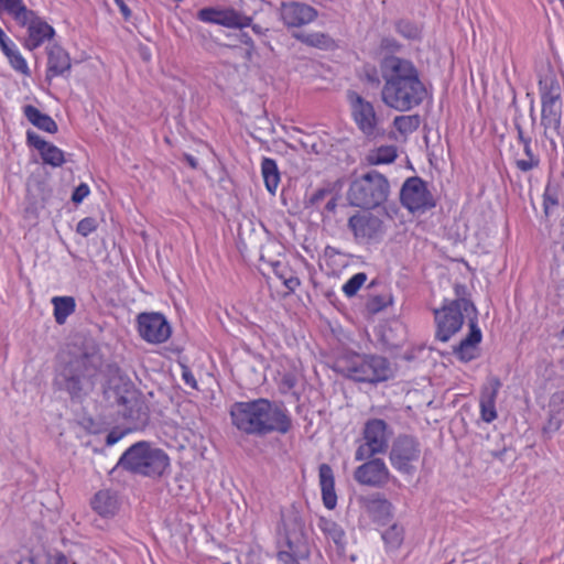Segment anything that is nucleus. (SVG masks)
Listing matches in <instances>:
<instances>
[{"label":"nucleus","mask_w":564,"mask_h":564,"mask_svg":"<svg viewBox=\"0 0 564 564\" xmlns=\"http://www.w3.org/2000/svg\"><path fill=\"white\" fill-rule=\"evenodd\" d=\"M106 377L105 394L111 395L123 406L127 419L139 420L143 402L133 382L122 373L117 364H106L99 346L93 340L74 346L58 356L53 386L64 392L74 404L84 403L94 392L100 375Z\"/></svg>","instance_id":"f257e3e1"},{"label":"nucleus","mask_w":564,"mask_h":564,"mask_svg":"<svg viewBox=\"0 0 564 564\" xmlns=\"http://www.w3.org/2000/svg\"><path fill=\"white\" fill-rule=\"evenodd\" d=\"M383 78L381 99L386 106L400 112L419 107L427 96V88L412 61L399 56H383L380 61Z\"/></svg>","instance_id":"f03ea898"},{"label":"nucleus","mask_w":564,"mask_h":564,"mask_svg":"<svg viewBox=\"0 0 564 564\" xmlns=\"http://www.w3.org/2000/svg\"><path fill=\"white\" fill-rule=\"evenodd\" d=\"M230 417L232 424L248 435L286 434L292 429V419L283 404L264 398L235 402L230 408Z\"/></svg>","instance_id":"7ed1b4c3"},{"label":"nucleus","mask_w":564,"mask_h":564,"mask_svg":"<svg viewBox=\"0 0 564 564\" xmlns=\"http://www.w3.org/2000/svg\"><path fill=\"white\" fill-rule=\"evenodd\" d=\"M170 466L167 454L149 442H137L119 458L116 468L131 474L156 478L163 476Z\"/></svg>","instance_id":"20e7f679"},{"label":"nucleus","mask_w":564,"mask_h":564,"mask_svg":"<svg viewBox=\"0 0 564 564\" xmlns=\"http://www.w3.org/2000/svg\"><path fill=\"white\" fill-rule=\"evenodd\" d=\"M338 367L343 376L356 382L377 384L393 377L390 361L378 355L355 354L344 358Z\"/></svg>","instance_id":"39448f33"},{"label":"nucleus","mask_w":564,"mask_h":564,"mask_svg":"<svg viewBox=\"0 0 564 564\" xmlns=\"http://www.w3.org/2000/svg\"><path fill=\"white\" fill-rule=\"evenodd\" d=\"M389 194L388 178L377 170H370L351 181L347 199L351 206L369 210L383 204Z\"/></svg>","instance_id":"423d86ee"},{"label":"nucleus","mask_w":564,"mask_h":564,"mask_svg":"<svg viewBox=\"0 0 564 564\" xmlns=\"http://www.w3.org/2000/svg\"><path fill=\"white\" fill-rule=\"evenodd\" d=\"M454 300H445L446 302H456V305L464 310L468 318L469 333L454 346L453 354L463 362H469L477 358L478 344L481 341V330L477 325L478 311L475 304L469 300V292L465 284H454Z\"/></svg>","instance_id":"0eeeda50"},{"label":"nucleus","mask_w":564,"mask_h":564,"mask_svg":"<svg viewBox=\"0 0 564 564\" xmlns=\"http://www.w3.org/2000/svg\"><path fill=\"white\" fill-rule=\"evenodd\" d=\"M541 96V126L543 134L555 147L554 137L561 134L562 98L561 86L553 76H544L539 82Z\"/></svg>","instance_id":"6e6552de"},{"label":"nucleus","mask_w":564,"mask_h":564,"mask_svg":"<svg viewBox=\"0 0 564 564\" xmlns=\"http://www.w3.org/2000/svg\"><path fill=\"white\" fill-rule=\"evenodd\" d=\"M362 437L365 442L356 449V460L361 462L377 454H384L389 447L388 424L381 419L368 420L362 430Z\"/></svg>","instance_id":"1a4fd4ad"},{"label":"nucleus","mask_w":564,"mask_h":564,"mask_svg":"<svg viewBox=\"0 0 564 564\" xmlns=\"http://www.w3.org/2000/svg\"><path fill=\"white\" fill-rule=\"evenodd\" d=\"M281 535L288 547L286 551H292L300 556H308L310 549L301 512L292 506L281 512Z\"/></svg>","instance_id":"9d476101"},{"label":"nucleus","mask_w":564,"mask_h":564,"mask_svg":"<svg viewBox=\"0 0 564 564\" xmlns=\"http://www.w3.org/2000/svg\"><path fill=\"white\" fill-rule=\"evenodd\" d=\"M400 202L412 214H423L436 205L427 183L419 176H411L404 181L400 191Z\"/></svg>","instance_id":"9b49d317"},{"label":"nucleus","mask_w":564,"mask_h":564,"mask_svg":"<svg viewBox=\"0 0 564 564\" xmlns=\"http://www.w3.org/2000/svg\"><path fill=\"white\" fill-rule=\"evenodd\" d=\"M421 446L411 435H399L392 443L389 458L391 465L401 474L412 476L416 471L415 463L420 459Z\"/></svg>","instance_id":"f8f14e48"},{"label":"nucleus","mask_w":564,"mask_h":564,"mask_svg":"<svg viewBox=\"0 0 564 564\" xmlns=\"http://www.w3.org/2000/svg\"><path fill=\"white\" fill-rule=\"evenodd\" d=\"M358 243L371 245L380 242L386 235L383 220L370 212H357L347 223Z\"/></svg>","instance_id":"ddd939ff"},{"label":"nucleus","mask_w":564,"mask_h":564,"mask_svg":"<svg viewBox=\"0 0 564 564\" xmlns=\"http://www.w3.org/2000/svg\"><path fill=\"white\" fill-rule=\"evenodd\" d=\"M463 312L464 310L459 308L456 302L444 301L441 308H434L435 338L445 343L458 333L464 324Z\"/></svg>","instance_id":"4468645a"},{"label":"nucleus","mask_w":564,"mask_h":564,"mask_svg":"<svg viewBox=\"0 0 564 564\" xmlns=\"http://www.w3.org/2000/svg\"><path fill=\"white\" fill-rule=\"evenodd\" d=\"M347 97L352 118L359 130L369 139L378 137V118L372 104L352 90L348 91Z\"/></svg>","instance_id":"2eb2a0df"},{"label":"nucleus","mask_w":564,"mask_h":564,"mask_svg":"<svg viewBox=\"0 0 564 564\" xmlns=\"http://www.w3.org/2000/svg\"><path fill=\"white\" fill-rule=\"evenodd\" d=\"M137 321L139 334L148 343L161 344L171 336V326L161 313H140Z\"/></svg>","instance_id":"dca6fc26"},{"label":"nucleus","mask_w":564,"mask_h":564,"mask_svg":"<svg viewBox=\"0 0 564 564\" xmlns=\"http://www.w3.org/2000/svg\"><path fill=\"white\" fill-rule=\"evenodd\" d=\"M365 460L355 469L354 479L360 485L375 488L384 487L390 478V471L386 463L375 456Z\"/></svg>","instance_id":"f3484780"},{"label":"nucleus","mask_w":564,"mask_h":564,"mask_svg":"<svg viewBox=\"0 0 564 564\" xmlns=\"http://www.w3.org/2000/svg\"><path fill=\"white\" fill-rule=\"evenodd\" d=\"M197 19L205 23H213L226 28L243 29L251 24L252 19L235 9H217L206 7L197 12Z\"/></svg>","instance_id":"a211bd4d"},{"label":"nucleus","mask_w":564,"mask_h":564,"mask_svg":"<svg viewBox=\"0 0 564 564\" xmlns=\"http://www.w3.org/2000/svg\"><path fill=\"white\" fill-rule=\"evenodd\" d=\"M280 15L288 28H301L317 18V11L313 7L296 1L282 2Z\"/></svg>","instance_id":"6ab92c4d"},{"label":"nucleus","mask_w":564,"mask_h":564,"mask_svg":"<svg viewBox=\"0 0 564 564\" xmlns=\"http://www.w3.org/2000/svg\"><path fill=\"white\" fill-rule=\"evenodd\" d=\"M359 507L376 522H387L392 517V503L380 492L357 497Z\"/></svg>","instance_id":"aec40b11"},{"label":"nucleus","mask_w":564,"mask_h":564,"mask_svg":"<svg viewBox=\"0 0 564 564\" xmlns=\"http://www.w3.org/2000/svg\"><path fill=\"white\" fill-rule=\"evenodd\" d=\"M522 113L518 112L513 118V124L514 129L517 131V139L518 141L523 145V152L527 156V159H518L516 160V166L521 172H529L532 171L540 165V156L533 152L532 149V138L531 135L527 134L520 119L522 118Z\"/></svg>","instance_id":"412c9836"},{"label":"nucleus","mask_w":564,"mask_h":564,"mask_svg":"<svg viewBox=\"0 0 564 564\" xmlns=\"http://www.w3.org/2000/svg\"><path fill=\"white\" fill-rule=\"evenodd\" d=\"M26 143L39 151L44 164L53 167H59L64 164V152L56 145L42 139L36 132L32 130L26 131Z\"/></svg>","instance_id":"4be33fe9"},{"label":"nucleus","mask_w":564,"mask_h":564,"mask_svg":"<svg viewBox=\"0 0 564 564\" xmlns=\"http://www.w3.org/2000/svg\"><path fill=\"white\" fill-rule=\"evenodd\" d=\"M72 68L69 54L59 45L54 44L47 48L46 80L53 77H67Z\"/></svg>","instance_id":"5701e85b"},{"label":"nucleus","mask_w":564,"mask_h":564,"mask_svg":"<svg viewBox=\"0 0 564 564\" xmlns=\"http://www.w3.org/2000/svg\"><path fill=\"white\" fill-rule=\"evenodd\" d=\"M500 388V380L492 377L490 378L488 386L484 387L481 390L479 400L480 416L486 423H491L497 419L496 399Z\"/></svg>","instance_id":"b1692460"},{"label":"nucleus","mask_w":564,"mask_h":564,"mask_svg":"<svg viewBox=\"0 0 564 564\" xmlns=\"http://www.w3.org/2000/svg\"><path fill=\"white\" fill-rule=\"evenodd\" d=\"M26 24L29 36L25 40L24 46L33 51L41 46L46 39L53 37L55 34L54 29L47 24L45 21H42L33 11V15L29 18Z\"/></svg>","instance_id":"393cba45"},{"label":"nucleus","mask_w":564,"mask_h":564,"mask_svg":"<svg viewBox=\"0 0 564 564\" xmlns=\"http://www.w3.org/2000/svg\"><path fill=\"white\" fill-rule=\"evenodd\" d=\"M564 423V390L554 392L547 404V420L543 426L544 434L557 432Z\"/></svg>","instance_id":"a878e982"},{"label":"nucleus","mask_w":564,"mask_h":564,"mask_svg":"<svg viewBox=\"0 0 564 564\" xmlns=\"http://www.w3.org/2000/svg\"><path fill=\"white\" fill-rule=\"evenodd\" d=\"M90 505L93 510L102 518L115 517L120 508L117 492L109 489L96 492Z\"/></svg>","instance_id":"bb28decb"},{"label":"nucleus","mask_w":564,"mask_h":564,"mask_svg":"<svg viewBox=\"0 0 564 564\" xmlns=\"http://www.w3.org/2000/svg\"><path fill=\"white\" fill-rule=\"evenodd\" d=\"M318 478L323 503L328 510H333L337 505L333 468L326 463L321 464L318 467Z\"/></svg>","instance_id":"cd10ccee"},{"label":"nucleus","mask_w":564,"mask_h":564,"mask_svg":"<svg viewBox=\"0 0 564 564\" xmlns=\"http://www.w3.org/2000/svg\"><path fill=\"white\" fill-rule=\"evenodd\" d=\"M23 113L25 118L37 129L48 133L57 132L58 127L54 119L48 115L41 112L36 107L25 105L23 107Z\"/></svg>","instance_id":"c85d7f7f"},{"label":"nucleus","mask_w":564,"mask_h":564,"mask_svg":"<svg viewBox=\"0 0 564 564\" xmlns=\"http://www.w3.org/2000/svg\"><path fill=\"white\" fill-rule=\"evenodd\" d=\"M318 528L325 534L328 540H332L338 551H344L346 545V534L344 529L325 517H321L318 520Z\"/></svg>","instance_id":"c756f323"},{"label":"nucleus","mask_w":564,"mask_h":564,"mask_svg":"<svg viewBox=\"0 0 564 564\" xmlns=\"http://www.w3.org/2000/svg\"><path fill=\"white\" fill-rule=\"evenodd\" d=\"M293 36L305 45L321 50H329L335 46V41L328 34L322 32L295 33Z\"/></svg>","instance_id":"7c9ffc66"},{"label":"nucleus","mask_w":564,"mask_h":564,"mask_svg":"<svg viewBox=\"0 0 564 564\" xmlns=\"http://www.w3.org/2000/svg\"><path fill=\"white\" fill-rule=\"evenodd\" d=\"M261 172L267 189L274 194L280 183V172L276 162L270 158H263L261 162Z\"/></svg>","instance_id":"2f4dec72"},{"label":"nucleus","mask_w":564,"mask_h":564,"mask_svg":"<svg viewBox=\"0 0 564 564\" xmlns=\"http://www.w3.org/2000/svg\"><path fill=\"white\" fill-rule=\"evenodd\" d=\"M54 317L58 325H63L66 318L74 313L76 303L72 296H55L52 299Z\"/></svg>","instance_id":"473e14b6"},{"label":"nucleus","mask_w":564,"mask_h":564,"mask_svg":"<svg viewBox=\"0 0 564 564\" xmlns=\"http://www.w3.org/2000/svg\"><path fill=\"white\" fill-rule=\"evenodd\" d=\"M0 6L13 17V19L21 25H26L33 11L29 10L22 0H0Z\"/></svg>","instance_id":"72a5a7b5"},{"label":"nucleus","mask_w":564,"mask_h":564,"mask_svg":"<svg viewBox=\"0 0 564 564\" xmlns=\"http://www.w3.org/2000/svg\"><path fill=\"white\" fill-rule=\"evenodd\" d=\"M1 51L6 55V57L9 61L10 66L14 70H17L23 75H26V76L30 75V68L28 66V63H26L25 58L21 55V53L19 52V50L17 48L14 43L10 42L6 46H3L1 48Z\"/></svg>","instance_id":"f704fd0d"},{"label":"nucleus","mask_w":564,"mask_h":564,"mask_svg":"<svg viewBox=\"0 0 564 564\" xmlns=\"http://www.w3.org/2000/svg\"><path fill=\"white\" fill-rule=\"evenodd\" d=\"M397 159V149L393 145H382L367 155V161L371 165L391 163Z\"/></svg>","instance_id":"c9c22d12"},{"label":"nucleus","mask_w":564,"mask_h":564,"mask_svg":"<svg viewBox=\"0 0 564 564\" xmlns=\"http://www.w3.org/2000/svg\"><path fill=\"white\" fill-rule=\"evenodd\" d=\"M421 123V117L419 115H410V116H398L393 120L394 128L401 134H409L414 132Z\"/></svg>","instance_id":"e433bc0d"},{"label":"nucleus","mask_w":564,"mask_h":564,"mask_svg":"<svg viewBox=\"0 0 564 564\" xmlns=\"http://www.w3.org/2000/svg\"><path fill=\"white\" fill-rule=\"evenodd\" d=\"M395 31L408 40H419L421 37L420 28L412 21L398 20L394 24Z\"/></svg>","instance_id":"4c0bfd02"},{"label":"nucleus","mask_w":564,"mask_h":564,"mask_svg":"<svg viewBox=\"0 0 564 564\" xmlns=\"http://www.w3.org/2000/svg\"><path fill=\"white\" fill-rule=\"evenodd\" d=\"M382 539L384 543L392 549L400 546L403 541L402 527L392 524L382 533Z\"/></svg>","instance_id":"58836bf2"},{"label":"nucleus","mask_w":564,"mask_h":564,"mask_svg":"<svg viewBox=\"0 0 564 564\" xmlns=\"http://www.w3.org/2000/svg\"><path fill=\"white\" fill-rule=\"evenodd\" d=\"M392 300L390 295H375L367 300L366 310L370 314H377L391 304Z\"/></svg>","instance_id":"ea45409f"},{"label":"nucleus","mask_w":564,"mask_h":564,"mask_svg":"<svg viewBox=\"0 0 564 564\" xmlns=\"http://www.w3.org/2000/svg\"><path fill=\"white\" fill-rule=\"evenodd\" d=\"M367 275L364 272H359L354 274L343 286L344 293L351 297L354 296L361 288V285L366 282Z\"/></svg>","instance_id":"a19ab883"},{"label":"nucleus","mask_w":564,"mask_h":564,"mask_svg":"<svg viewBox=\"0 0 564 564\" xmlns=\"http://www.w3.org/2000/svg\"><path fill=\"white\" fill-rule=\"evenodd\" d=\"M379 48L384 53V56H397L395 53L401 51L402 44L392 36H383L380 41Z\"/></svg>","instance_id":"79ce46f5"},{"label":"nucleus","mask_w":564,"mask_h":564,"mask_svg":"<svg viewBox=\"0 0 564 564\" xmlns=\"http://www.w3.org/2000/svg\"><path fill=\"white\" fill-rule=\"evenodd\" d=\"M558 205L557 192L552 188L551 185H546L543 194V208L545 215L550 214V210Z\"/></svg>","instance_id":"37998d69"},{"label":"nucleus","mask_w":564,"mask_h":564,"mask_svg":"<svg viewBox=\"0 0 564 564\" xmlns=\"http://www.w3.org/2000/svg\"><path fill=\"white\" fill-rule=\"evenodd\" d=\"M97 228V220L93 217L83 218L78 224L76 231L83 237H87L89 234L95 231Z\"/></svg>","instance_id":"c03bdc74"},{"label":"nucleus","mask_w":564,"mask_h":564,"mask_svg":"<svg viewBox=\"0 0 564 564\" xmlns=\"http://www.w3.org/2000/svg\"><path fill=\"white\" fill-rule=\"evenodd\" d=\"M276 556L282 564H301L300 560H305L308 557L300 556L292 551H279Z\"/></svg>","instance_id":"a18cd8bd"},{"label":"nucleus","mask_w":564,"mask_h":564,"mask_svg":"<svg viewBox=\"0 0 564 564\" xmlns=\"http://www.w3.org/2000/svg\"><path fill=\"white\" fill-rule=\"evenodd\" d=\"M89 187L87 184H79L72 194V202L75 204L82 203L89 195Z\"/></svg>","instance_id":"49530a36"},{"label":"nucleus","mask_w":564,"mask_h":564,"mask_svg":"<svg viewBox=\"0 0 564 564\" xmlns=\"http://www.w3.org/2000/svg\"><path fill=\"white\" fill-rule=\"evenodd\" d=\"M332 193V189L329 187H323V188H318L316 189L312 196L310 197V200L308 203L313 206L315 205H318L319 203H322L325 197L327 195H329Z\"/></svg>","instance_id":"de8ad7c7"},{"label":"nucleus","mask_w":564,"mask_h":564,"mask_svg":"<svg viewBox=\"0 0 564 564\" xmlns=\"http://www.w3.org/2000/svg\"><path fill=\"white\" fill-rule=\"evenodd\" d=\"M296 386V378L293 373H285L281 379V391L286 392L292 390Z\"/></svg>","instance_id":"09e8293b"},{"label":"nucleus","mask_w":564,"mask_h":564,"mask_svg":"<svg viewBox=\"0 0 564 564\" xmlns=\"http://www.w3.org/2000/svg\"><path fill=\"white\" fill-rule=\"evenodd\" d=\"M280 279L283 281V284L289 292H294L301 284L300 279L294 275L286 276L285 274H280Z\"/></svg>","instance_id":"8fccbe9b"},{"label":"nucleus","mask_w":564,"mask_h":564,"mask_svg":"<svg viewBox=\"0 0 564 564\" xmlns=\"http://www.w3.org/2000/svg\"><path fill=\"white\" fill-rule=\"evenodd\" d=\"M18 564H48V561H46L44 557L39 555H29L23 558H21Z\"/></svg>","instance_id":"3c124183"},{"label":"nucleus","mask_w":564,"mask_h":564,"mask_svg":"<svg viewBox=\"0 0 564 564\" xmlns=\"http://www.w3.org/2000/svg\"><path fill=\"white\" fill-rule=\"evenodd\" d=\"M366 80L372 86L378 87L381 83L379 74L375 67L366 72Z\"/></svg>","instance_id":"603ef678"},{"label":"nucleus","mask_w":564,"mask_h":564,"mask_svg":"<svg viewBox=\"0 0 564 564\" xmlns=\"http://www.w3.org/2000/svg\"><path fill=\"white\" fill-rule=\"evenodd\" d=\"M182 377H183L184 382L187 386H189L191 388H194V389L197 388V381H196L194 375L192 373V371H189L188 369H184Z\"/></svg>","instance_id":"864d4df0"},{"label":"nucleus","mask_w":564,"mask_h":564,"mask_svg":"<svg viewBox=\"0 0 564 564\" xmlns=\"http://www.w3.org/2000/svg\"><path fill=\"white\" fill-rule=\"evenodd\" d=\"M116 4L119 7L120 12L122 13L123 18L128 20L131 17V10L127 6V3L123 0H115Z\"/></svg>","instance_id":"5fc2aeb1"},{"label":"nucleus","mask_w":564,"mask_h":564,"mask_svg":"<svg viewBox=\"0 0 564 564\" xmlns=\"http://www.w3.org/2000/svg\"><path fill=\"white\" fill-rule=\"evenodd\" d=\"M121 436H122L121 433L111 431L108 433V435L106 437V444L109 446L115 445L121 438Z\"/></svg>","instance_id":"6e6d98bb"},{"label":"nucleus","mask_w":564,"mask_h":564,"mask_svg":"<svg viewBox=\"0 0 564 564\" xmlns=\"http://www.w3.org/2000/svg\"><path fill=\"white\" fill-rule=\"evenodd\" d=\"M183 160L194 170L198 167V160L192 154L185 153Z\"/></svg>","instance_id":"4d7b16f0"},{"label":"nucleus","mask_w":564,"mask_h":564,"mask_svg":"<svg viewBox=\"0 0 564 564\" xmlns=\"http://www.w3.org/2000/svg\"><path fill=\"white\" fill-rule=\"evenodd\" d=\"M54 564H68V558L64 553H56L54 556Z\"/></svg>","instance_id":"13d9d810"},{"label":"nucleus","mask_w":564,"mask_h":564,"mask_svg":"<svg viewBox=\"0 0 564 564\" xmlns=\"http://www.w3.org/2000/svg\"><path fill=\"white\" fill-rule=\"evenodd\" d=\"M336 207H337V198L336 197H332L325 205V209L329 213H334L336 210Z\"/></svg>","instance_id":"bf43d9fd"},{"label":"nucleus","mask_w":564,"mask_h":564,"mask_svg":"<svg viewBox=\"0 0 564 564\" xmlns=\"http://www.w3.org/2000/svg\"><path fill=\"white\" fill-rule=\"evenodd\" d=\"M507 452V447L503 446L501 449H498V451H491V455L495 457V458H498L500 460H503V455L506 454Z\"/></svg>","instance_id":"052dcab7"},{"label":"nucleus","mask_w":564,"mask_h":564,"mask_svg":"<svg viewBox=\"0 0 564 564\" xmlns=\"http://www.w3.org/2000/svg\"><path fill=\"white\" fill-rule=\"evenodd\" d=\"M241 42H242L245 45H247V46H250V47H253V46H254V43H253L252 39H251L248 34H246V33H243V34L241 35Z\"/></svg>","instance_id":"680f3d73"},{"label":"nucleus","mask_w":564,"mask_h":564,"mask_svg":"<svg viewBox=\"0 0 564 564\" xmlns=\"http://www.w3.org/2000/svg\"><path fill=\"white\" fill-rule=\"evenodd\" d=\"M11 41L8 40L6 33L3 32V30L0 28V47L2 48L3 46H6L7 44H9Z\"/></svg>","instance_id":"e2e57ef3"},{"label":"nucleus","mask_w":564,"mask_h":564,"mask_svg":"<svg viewBox=\"0 0 564 564\" xmlns=\"http://www.w3.org/2000/svg\"><path fill=\"white\" fill-rule=\"evenodd\" d=\"M273 268H274V273H275L279 278H280V274H285V273H284L285 268H282V265L280 264V262L274 263Z\"/></svg>","instance_id":"0e129e2a"},{"label":"nucleus","mask_w":564,"mask_h":564,"mask_svg":"<svg viewBox=\"0 0 564 564\" xmlns=\"http://www.w3.org/2000/svg\"><path fill=\"white\" fill-rule=\"evenodd\" d=\"M530 118H531V126H532V128H534V126H535V115H534V106H533V104H531V107H530Z\"/></svg>","instance_id":"69168bd1"},{"label":"nucleus","mask_w":564,"mask_h":564,"mask_svg":"<svg viewBox=\"0 0 564 564\" xmlns=\"http://www.w3.org/2000/svg\"><path fill=\"white\" fill-rule=\"evenodd\" d=\"M249 26L252 28V31L257 34H262L263 33V29L261 25L259 24H250Z\"/></svg>","instance_id":"338daca9"},{"label":"nucleus","mask_w":564,"mask_h":564,"mask_svg":"<svg viewBox=\"0 0 564 564\" xmlns=\"http://www.w3.org/2000/svg\"><path fill=\"white\" fill-rule=\"evenodd\" d=\"M223 564H230L229 562L223 563Z\"/></svg>","instance_id":"774afa93"}]
</instances>
